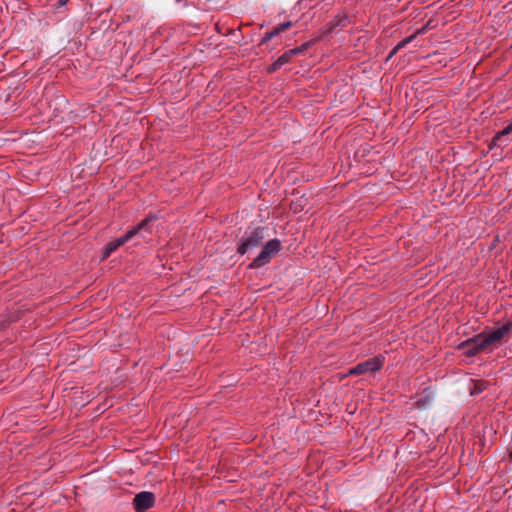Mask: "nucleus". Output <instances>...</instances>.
Wrapping results in <instances>:
<instances>
[{
	"label": "nucleus",
	"mask_w": 512,
	"mask_h": 512,
	"mask_svg": "<svg viewBox=\"0 0 512 512\" xmlns=\"http://www.w3.org/2000/svg\"><path fill=\"white\" fill-rule=\"evenodd\" d=\"M426 31V27H422L421 29L416 30L412 35L405 38L408 41V44L411 43L419 34H423Z\"/></svg>",
	"instance_id": "10"
},
{
	"label": "nucleus",
	"mask_w": 512,
	"mask_h": 512,
	"mask_svg": "<svg viewBox=\"0 0 512 512\" xmlns=\"http://www.w3.org/2000/svg\"><path fill=\"white\" fill-rule=\"evenodd\" d=\"M383 361L384 359L380 356L367 359L353 367L349 373L352 375H361L368 372L372 373L378 371L382 367Z\"/></svg>",
	"instance_id": "4"
},
{
	"label": "nucleus",
	"mask_w": 512,
	"mask_h": 512,
	"mask_svg": "<svg viewBox=\"0 0 512 512\" xmlns=\"http://www.w3.org/2000/svg\"><path fill=\"white\" fill-rule=\"evenodd\" d=\"M155 496L152 492L143 491L135 495L133 504L137 512H144L154 505Z\"/></svg>",
	"instance_id": "5"
},
{
	"label": "nucleus",
	"mask_w": 512,
	"mask_h": 512,
	"mask_svg": "<svg viewBox=\"0 0 512 512\" xmlns=\"http://www.w3.org/2000/svg\"><path fill=\"white\" fill-rule=\"evenodd\" d=\"M292 25H293V23L291 21H287L282 24H279L278 26L274 27L270 32L266 33V35L262 39V43H265V42L269 41L271 38L280 34L281 32L286 31L287 29L292 27Z\"/></svg>",
	"instance_id": "8"
},
{
	"label": "nucleus",
	"mask_w": 512,
	"mask_h": 512,
	"mask_svg": "<svg viewBox=\"0 0 512 512\" xmlns=\"http://www.w3.org/2000/svg\"><path fill=\"white\" fill-rule=\"evenodd\" d=\"M152 221V218L150 217H147L145 218L144 220H142L139 224H137L136 226H134L133 228H131L126 234H124L123 236L109 242L105 248H104V252H103V259H106L107 257L110 256V254L112 252H114L115 250H117L120 246L124 245L125 243H127L129 240H131L134 236H136L137 234H139L142 230H148V226L150 224V222Z\"/></svg>",
	"instance_id": "2"
},
{
	"label": "nucleus",
	"mask_w": 512,
	"mask_h": 512,
	"mask_svg": "<svg viewBox=\"0 0 512 512\" xmlns=\"http://www.w3.org/2000/svg\"><path fill=\"white\" fill-rule=\"evenodd\" d=\"M256 246V240L253 236L249 237L246 240H243L238 248L239 254H245L249 249H253Z\"/></svg>",
	"instance_id": "9"
},
{
	"label": "nucleus",
	"mask_w": 512,
	"mask_h": 512,
	"mask_svg": "<svg viewBox=\"0 0 512 512\" xmlns=\"http://www.w3.org/2000/svg\"><path fill=\"white\" fill-rule=\"evenodd\" d=\"M291 51L293 52L294 56L304 52L303 49L301 48V46L293 48V49H291Z\"/></svg>",
	"instance_id": "15"
},
{
	"label": "nucleus",
	"mask_w": 512,
	"mask_h": 512,
	"mask_svg": "<svg viewBox=\"0 0 512 512\" xmlns=\"http://www.w3.org/2000/svg\"><path fill=\"white\" fill-rule=\"evenodd\" d=\"M345 21H346V18H342V19H339V20H338V21H336V22H334V21H333V22H331V23H330V27H329L328 31H329V32H330V31H333V29H334L335 27L339 26V25L344 26V22H345Z\"/></svg>",
	"instance_id": "12"
},
{
	"label": "nucleus",
	"mask_w": 512,
	"mask_h": 512,
	"mask_svg": "<svg viewBox=\"0 0 512 512\" xmlns=\"http://www.w3.org/2000/svg\"><path fill=\"white\" fill-rule=\"evenodd\" d=\"M406 45H408V41H406V39H403L395 46V50H400L404 48Z\"/></svg>",
	"instance_id": "14"
},
{
	"label": "nucleus",
	"mask_w": 512,
	"mask_h": 512,
	"mask_svg": "<svg viewBox=\"0 0 512 512\" xmlns=\"http://www.w3.org/2000/svg\"><path fill=\"white\" fill-rule=\"evenodd\" d=\"M399 50H395V47L390 51L387 61L390 60Z\"/></svg>",
	"instance_id": "16"
},
{
	"label": "nucleus",
	"mask_w": 512,
	"mask_h": 512,
	"mask_svg": "<svg viewBox=\"0 0 512 512\" xmlns=\"http://www.w3.org/2000/svg\"><path fill=\"white\" fill-rule=\"evenodd\" d=\"M512 328V323L508 322L501 327L490 331L487 334L481 333L473 338H470L459 345V349L463 351V353L472 357L477 355L480 352H484L487 350H491L492 347L499 344L502 339L508 335Z\"/></svg>",
	"instance_id": "1"
},
{
	"label": "nucleus",
	"mask_w": 512,
	"mask_h": 512,
	"mask_svg": "<svg viewBox=\"0 0 512 512\" xmlns=\"http://www.w3.org/2000/svg\"><path fill=\"white\" fill-rule=\"evenodd\" d=\"M510 133H512V122L494 136L492 140L493 144L496 146L506 145L508 143V139L506 137Z\"/></svg>",
	"instance_id": "7"
},
{
	"label": "nucleus",
	"mask_w": 512,
	"mask_h": 512,
	"mask_svg": "<svg viewBox=\"0 0 512 512\" xmlns=\"http://www.w3.org/2000/svg\"><path fill=\"white\" fill-rule=\"evenodd\" d=\"M484 390V384L483 383H475L474 388L471 390V394H479Z\"/></svg>",
	"instance_id": "11"
},
{
	"label": "nucleus",
	"mask_w": 512,
	"mask_h": 512,
	"mask_svg": "<svg viewBox=\"0 0 512 512\" xmlns=\"http://www.w3.org/2000/svg\"><path fill=\"white\" fill-rule=\"evenodd\" d=\"M318 41V38H313L312 40L306 42V43H303L301 46V48L303 49V51L305 52L307 49H309L313 44H315L316 42Z\"/></svg>",
	"instance_id": "13"
},
{
	"label": "nucleus",
	"mask_w": 512,
	"mask_h": 512,
	"mask_svg": "<svg viewBox=\"0 0 512 512\" xmlns=\"http://www.w3.org/2000/svg\"><path fill=\"white\" fill-rule=\"evenodd\" d=\"M280 249L281 242L278 239L268 241L258 254V267L269 263L271 259L278 254Z\"/></svg>",
	"instance_id": "3"
},
{
	"label": "nucleus",
	"mask_w": 512,
	"mask_h": 512,
	"mask_svg": "<svg viewBox=\"0 0 512 512\" xmlns=\"http://www.w3.org/2000/svg\"><path fill=\"white\" fill-rule=\"evenodd\" d=\"M255 263H256V260H253V261L250 263L249 267H253Z\"/></svg>",
	"instance_id": "18"
},
{
	"label": "nucleus",
	"mask_w": 512,
	"mask_h": 512,
	"mask_svg": "<svg viewBox=\"0 0 512 512\" xmlns=\"http://www.w3.org/2000/svg\"><path fill=\"white\" fill-rule=\"evenodd\" d=\"M293 57H294V54L291 51V49L286 51L284 54H282L280 57H278L277 60L274 63H272L268 67V72L269 73H273V72L277 71L281 66H283L284 64L290 62V60Z\"/></svg>",
	"instance_id": "6"
},
{
	"label": "nucleus",
	"mask_w": 512,
	"mask_h": 512,
	"mask_svg": "<svg viewBox=\"0 0 512 512\" xmlns=\"http://www.w3.org/2000/svg\"><path fill=\"white\" fill-rule=\"evenodd\" d=\"M68 2V0H58L59 5L63 6Z\"/></svg>",
	"instance_id": "17"
}]
</instances>
